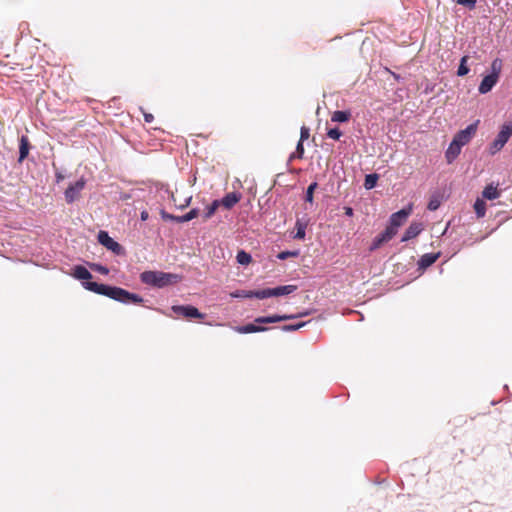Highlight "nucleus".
<instances>
[{
  "instance_id": "nucleus-25",
  "label": "nucleus",
  "mask_w": 512,
  "mask_h": 512,
  "mask_svg": "<svg viewBox=\"0 0 512 512\" xmlns=\"http://www.w3.org/2000/svg\"><path fill=\"white\" fill-rule=\"evenodd\" d=\"M467 60H468V56H463L461 58V61H460V65L458 67V70H457V75L458 76H465L468 74L469 72V68L467 66Z\"/></svg>"
},
{
  "instance_id": "nucleus-20",
  "label": "nucleus",
  "mask_w": 512,
  "mask_h": 512,
  "mask_svg": "<svg viewBox=\"0 0 512 512\" xmlns=\"http://www.w3.org/2000/svg\"><path fill=\"white\" fill-rule=\"evenodd\" d=\"M351 118V112L350 111H341L337 110L334 111L331 116L332 122H347Z\"/></svg>"
},
{
  "instance_id": "nucleus-44",
  "label": "nucleus",
  "mask_w": 512,
  "mask_h": 512,
  "mask_svg": "<svg viewBox=\"0 0 512 512\" xmlns=\"http://www.w3.org/2000/svg\"><path fill=\"white\" fill-rule=\"evenodd\" d=\"M233 297H243V291L242 292H237L235 294L232 295Z\"/></svg>"
},
{
  "instance_id": "nucleus-22",
  "label": "nucleus",
  "mask_w": 512,
  "mask_h": 512,
  "mask_svg": "<svg viewBox=\"0 0 512 512\" xmlns=\"http://www.w3.org/2000/svg\"><path fill=\"white\" fill-rule=\"evenodd\" d=\"M198 213H199V211L197 209H192L188 213H186L182 216L176 217L175 221L178 223L188 222V221L196 218L198 216Z\"/></svg>"
},
{
  "instance_id": "nucleus-34",
  "label": "nucleus",
  "mask_w": 512,
  "mask_h": 512,
  "mask_svg": "<svg viewBox=\"0 0 512 512\" xmlns=\"http://www.w3.org/2000/svg\"><path fill=\"white\" fill-rule=\"evenodd\" d=\"M91 269L102 274V275H107L109 273V269L105 266H102L100 264H92L91 265Z\"/></svg>"
},
{
  "instance_id": "nucleus-28",
  "label": "nucleus",
  "mask_w": 512,
  "mask_h": 512,
  "mask_svg": "<svg viewBox=\"0 0 512 512\" xmlns=\"http://www.w3.org/2000/svg\"><path fill=\"white\" fill-rule=\"evenodd\" d=\"M378 180V176L376 174H369L365 178L364 186L366 189H372Z\"/></svg>"
},
{
  "instance_id": "nucleus-6",
  "label": "nucleus",
  "mask_w": 512,
  "mask_h": 512,
  "mask_svg": "<svg viewBox=\"0 0 512 512\" xmlns=\"http://www.w3.org/2000/svg\"><path fill=\"white\" fill-rule=\"evenodd\" d=\"M86 179L81 177L75 183L70 184L65 190V200L68 204L73 203L74 201L80 198L81 191L85 188Z\"/></svg>"
},
{
  "instance_id": "nucleus-36",
  "label": "nucleus",
  "mask_w": 512,
  "mask_h": 512,
  "mask_svg": "<svg viewBox=\"0 0 512 512\" xmlns=\"http://www.w3.org/2000/svg\"><path fill=\"white\" fill-rule=\"evenodd\" d=\"M310 136V131H309V128H307L306 126H302L301 127V130H300V139L299 141H301L302 143L307 140Z\"/></svg>"
},
{
  "instance_id": "nucleus-11",
  "label": "nucleus",
  "mask_w": 512,
  "mask_h": 512,
  "mask_svg": "<svg viewBox=\"0 0 512 512\" xmlns=\"http://www.w3.org/2000/svg\"><path fill=\"white\" fill-rule=\"evenodd\" d=\"M394 237L392 230L385 229L381 234L376 236L371 244L370 250L374 251L380 248L384 243L390 241Z\"/></svg>"
},
{
  "instance_id": "nucleus-41",
  "label": "nucleus",
  "mask_w": 512,
  "mask_h": 512,
  "mask_svg": "<svg viewBox=\"0 0 512 512\" xmlns=\"http://www.w3.org/2000/svg\"><path fill=\"white\" fill-rule=\"evenodd\" d=\"M253 293H255V291H243V297L253 298L254 297Z\"/></svg>"
},
{
  "instance_id": "nucleus-38",
  "label": "nucleus",
  "mask_w": 512,
  "mask_h": 512,
  "mask_svg": "<svg viewBox=\"0 0 512 512\" xmlns=\"http://www.w3.org/2000/svg\"><path fill=\"white\" fill-rule=\"evenodd\" d=\"M457 3L473 9L476 5V0H457Z\"/></svg>"
},
{
  "instance_id": "nucleus-16",
  "label": "nucleus",
  "mask_w": 512,
  "mask_h": 512,
  "mask_svg": "<svg viewBox=\"0 0 512 512\" xmlns=\"http://www.w3.org/2000/svg\"><path fill=\"white\" fill-rule=\"evenodd\" d=\"M30 150V142L27 136L23 135L19 141V158L18 162L22 163L28 156Z\"/></svg>"
},
{
  "instance_id": "nucleus-7",
  "label": "nucleus",
  "mask_w": 512,
  "mask_h": 512,
  "mask_svg": "<svg viewBox=\"0 0 512 512\" xmlns=\"http://www.w3.org/2000/svg\"><path fill=\"white\" fill-rule=\"evenodd\" d=\"M171 309L177 316H182L187 319H203L205 316L196 307L192 305H173Z\"/></svg>"
},
{
  "instance_id": "nucleus-10",
  "label": "nucleus",
  "mask_w": 512,
  "mask_h": 512,
  "mask_svg": "<svg viewBox=\"0 0 512 512\" xmlns=\"http://www.w3.org/2000/svg\"><path fill=\"white\" fill-rule=\"evenodd\" d=\"M424 229L423 223L421 222H412L409 227L406 229L401 241L406 242L415 237H417Z\"/></svg>"
},
{
  "instance_id": "nucleus-19",
  "label": "nucleus",
  "mask_w": 512,
  "mask_h": 512,
  "mask_svg": "<svg viewBox=\"0 0 512 512\" xmlns=\"http://www.w3.org/2000/svg\"><path fill=\"white\" fill-rule=\"evenodd\" d=\"M73 276L79 280H89L92 278V274L82 265L74 267Z\"/></svg>"
},
{
  "instance_id": "nucleus-8",
  "label": "nucleus",
  "mask_w": 512,
  "mask_h": 512,
  "mask_svg": "<svg viewBox=\"0 0 512 512\" xmlns=\"http://www.w3.org/2000/svg\"><path fill=\"white\" fill-rule=\"evenodd\" d=\"M478 124L479 120L468 125L465 129L456 133L453 139L463 147L464 145L468 144L472 137L476 134Z\"/></svg>"
},
{
  "instance_id": "nucleus-26",
  "label": "nucleus",
  "mask_w": 512,
  "mask_h": 512,
  "mask_svg": "<svg viewBox=\"0 0 512 512\" xmlns=\"http://www.w3.org/2000/svg\"><path fill=\"white\" fill-rule=\"evenodd\" d=\"M304 156V145L301 141H298L296 146V151L292 153L289 157V160L292 161L295 158L302 159Z\"/></svg>"
},
{
  "instance_id": "nucleus-21",
  "label": "nucleus",
  "mask_w": 512,
  "mask_h": 512,
  "mask_svg": "<svg viewBox=\"0 0 512 512\" xmlns=\"http://www.w3.org/2000/svg\"><path fill=\"white\" fill-rule=\"evenodd\" d=\"M473 207L478 218H482L485 216L486 203L483 199L477 198Z\"/></svg>"
},
{
  "instance_id": "nucleus-33",
  "label": "nucleus",
  "mask_w": 512,
  "mask_h": 512,
  "mask_svg": "<svg viewBox=\"0 0 512 512\" xmlns=\"http://www.w3.org/2000/svg\"><path fill=\"white\" fill-rule=\"evenodd\" d=\"M327 136L333 140H339L342 132L338 128H332L327 131Z\"/></svg>"
},
{
  "instance_id": "nucleus-37",
  "label": "nucleus",
  "mask_w": 512,
  "mask_h": 512,
  "mask_svg": "<svg viewBox=\"0 0 512 512\" xmlns=\"http://www.w3.org/2000/svg\"><path fill=\"white\" fill-rule=\"evenodd\" d=\"M439 206H440V201L437 198H433L429 201L427 208L430 211H435L439 208Z\"/></svg>"
},
{
  "instance_id": "nucleus-18",
  "label": "nucleus",
  "mask_w": 512,
  "mask_h": 512,
  "mask_svg": "<svg viewBox=\"0 0 512 512\" xmlns=\"http://www.w3.org/2000/svg\"><path fill=\"white\" fill-rule=\"evenodd\" d=\"M272 289V297H278L293 293L297 287L295 285L278 286Z\"/></svg>"
},
{
  "instance_id": "nucleus-40",
  "label": "nucleus",
  "mask_w": 512,
  "mask_h": 512,
  "mask_svg": "<svg viewBox=\"0 0 512 512\" xmlns=\"http://www.w3.org/2000/svg\"><path fill=\"white\" fill-rule=\"evenodd\" d=\"M162 217H163L164 219H169V220H173V221H175V218H176L177 216H174V215L167 214V213L163 212V213H162Z\"/></svg>"
},
{
  "instance_id": "nucleus-24",
  "label": "nucleus",
  "mask_w": 512,
  "mask_h": 512,
  "mask_svg": "<svg viewBox=\"0 0 512 512\" xmlns=\"http://www.w3.org/2000/svg\"><path fill=\"white\" fill-rule=\"evenodd\" d=\"M219 206H220V201L219 200H214L211 203V205H209L206 208V212L204 214V219L208 220L209 218H211L214 215V213L216 212V210L218 209Z\"/></svg>"
},
{
  "instance_id": "nucleus-15",
  "label": "nucleus",
  "mask_w": 512,
  "mask_h": 512,
  "mask_svg": "<svg viewBox=\"0 0 512 512\" xmlns=\"http://www.w3.org/2000/svg\"><path fill=\"white\" fill-rule=\"evenodd\" d=\"M462 146L454 139L446 150L445 157L448 163H452L460 154Z\"/></svg>"
},
{
  "instance_id": "nucleus-3",
  "label": "nucleus",
  "mask_w": 512,
  "mask_h": 512,
  "mask_svg": "<svg viewBox=\"0 0 512 512\" xmlns=\"http://www.w3.org/2000/svg\"><path fill=\"white\" fill-rule=\"evenodd\" d=\"M181 279L182 277L178 274L163 271L148 270L140 274V280L142 283L156 288H164L166 286L177 284Z\"/></svg>"
},
{
  "instance_id": "nucleus-14",
  "label": "nucleus",
  "mask_w": 512,
  "mask_h": 512,
  "mask_svg": "<svg viewBox=\"0 0 512 512\" xmlns=\"http://www.w3.org/2000/svg\"><path fill=\"white\" fill-rule=\"evenodd\" d=\"M440 257V253H426L421 256V258L418 261L419 269L425 270L426 268L430 267L432 264H434L438 258Z\"/></svg>"
},
{
  "instance_id": "nucleus-27",
  "label": "nucleus",
  "mask_w": 512,
  "mask_h": 512,
  "mask_svg": "<svg viewBox=\"0 0 512 512\" xmlns=\"http://www.w3.org/2000/svg\"><path fill=\"white\" fill-rule=\"evenodd\" d=\"M502 69V61L499 58H496L491 63V74L490 75H496V77L499 79V75Z\"/></svg>"
},
{
  "instance_id": "nucleus-42",
  "label": "nucleus",
  "mask_w": 512,
  "mask_h": 512,
  "mask_svg": "<svg viewBox=\"0 0 512 512\" xmlns=\"http://www.w3.org/2000/svg\"><path fill=\"white\" fill-rule=\"evenodd\" d=\"M345 215L351 217L353 216V209L351 207H345L344 208Z\"/></svg>"
},
{
  "instance_id": "nucleus-9",
  "label": "nucleus",
  "mask_w": 512,
  "mask_h": 512,
  "mask_svg": "<svg viewBox=\"0 0 512 512\" xmlns=\"http://www.w3.org/2000/svg\"><path fill=\"white\" fill-rule=\"evenodd\" d=\"M97 238L99 243L106 247L108 250H111L113 253L117 255L123 254V247L118 242L113 240L106 231L101 230L98 233Z\"/></svg>"
},
{
  "instance_id": "nucleus-12",
  "label": "nucleus",
  "mask_w": 512,
  "mask_h": 512,
  "mask_svg": "<svg viewBox=\"0 0 512 512\" xmlns=\"http://www.w3.org/2000/svg\"><path fill=\"white\" fill-rule=\"evenodd\" d=\"M498 82V78L496 77V75H486L480 85H479V93L481 94H486L488 93L489 91L492 90V88L496 85V83Z\"/></svg>"
},
{
  "instance_id": "nucleus-43",
  "label": "nucleus",
  "mask_w": 512,
  "mask_h": 512,
  "mask_svg": "<svg viewBox=\"0 0 512 512\" xmlns=\"http://www.w3.org/2000/svg\"><path fill=\"white\" fill-rule=\"evenodd\" d=\"M148 217H149V214H148L147 211H142L141 212V220L145 221V220L148 219Z\"/></svg>"
},
{
  "instance_id": "nucleus-32",
  "label": "nucleus",
  "mask_w": 512,
  "mask_h": 512,
  "mask_svg": "<svg viewBox=\"0 0 512 512\" xmlns=\"http://www.w3.org/2000/svg\"><path fill=\"white\" fill-rule=\"evenodd\" d=\"M307 322H300L297 324H289L282 326L283 331H296L306 325Z\"/></svg>"
},
{
  "instance_id": "nucleus-17",
  "label": "nucleus",
  "mask_w": 512,
  "mask_h": 512,
  "mask_svg": "<svg viewBox=\"0 0 512 512\" xmlns=\"http://www.w3.org/2000/svg\"><path fill=\"white\" fill-rule=\"evenodd\" d=\"M500 195L501 191L498 189L497 186H494L493 184L487 185L482 191V197L487 200H495L499 198Z\"/></svg>"
},
{
  "instance_id": "nucleus-5",
  "label": "nucleus",
  "mask_w": 512,
  "mask_h": 512,
  "mask_svg": "<svg viewBox=\"0 0 512 512\" xmlns=\"http://www.w3.org/2000/svg\"><path fill=\"white\" fill-rule=\"evenodd\" d=\"M411 212L412 206L410 205L407 208L401 209L400 211L393 213L390 216L389 225L386 227V229L392 230L395 236L398 228L405 222V220L411 214Z\"/></svg>"
},
{
  "instance_id": "nucleus-30",
  "label": "nucleus",
  "mask_w": 512,
  "mask_h": 512,
  "mask_svg": "<svg viewBox=\"0 0 512 512\" xmlns=\"http://www.w3.org/2000/svg\"><path fill=\"white\" fill-rule=\"evenodd\" d=\"M296 229H297V232L295 234V238L296 239H304L305 238L306 225L298 220L296 222Z\"/></svg>"
},
{
  "instance_id": "nucleus-13",
  "label": "nucleus",
  "mask_w": 512,
  "mask_h": 512,
  "mask_svg": "<svg viewBox=\"0 0 512 512\" xmlns=\"http://www.w3.org/2000/svg\"><path fill=\"white\" fill-rule=\"evenodd\" d=\"M241 200V194L238 192H230L226 194L220 201L225 209L233 208Z\"/></svg>"
},
{
  "instance_id": "nucleus-31",
  "label": "nucleus",
  "mask_w": 512,
  "mask_h": 512,
  "mask_svg": "<svg viewBox=\"0 0 512 512\" xmlns=\"http://www.w3.org/2000/svg\"><path fill=\"white\" fill-rule=\"evenodd\" d=\"M317 188V183L316 182H313L311 183L308 188H307V191H306V196H305V199L307 202H310L312 203L313 201V193H314V190Z\"/></svg>"
},
{
  "instance_id": "nucleus-4",
  "label": "nucleus",
  "mask_w": 512,
  "mask_h": 512,
  "mask_svg": "<svg viewBox=\"0 0 512 512\" xmlns=\"http://www.w3.org/2000/svg\"><path fill=\"white\" fill-rule=\"evenodd\" d=\"M512 135V123H505L502 127L500 132L498 133L495 140L490 145V153L495 154L499 152L504 145L507 143L509 138Z\"/></svg>"
},
{
  "instance_id": "nucleus-2",
  "label": "nucleus",
  "mask_w": 512,
  "mask_h": 512,
  "mask_svg": "<svg viewBox=\"0 0 512 512\" xmlns=\"http://www.w3.org/2000/svg\"><path fill=\"white\" fill-rule=\"evenodd\" d=\"M309 315V312H302L298 315H271V316H261L257 317L254 320V323H249L243 326H238L235 328V331L240 334H248V333H257V332H264L267 331L268 328L265 326H262L261 324H270V323H277L289 319H294L297 317H304Z\"/></svg>"
},
{
  "instance_id": "nucleus-35",
  "label": "nucleus",
  "mask_w": 512,
  "mask_h": 512,
  "mask_svg": "<svg viewBox=\"0 0 512 512\" xmlns=\"http://www.w3.org/2000/svg\"><path fill=\"white\" fill-rule=\"evenodd\" d=\"M298 255L297 251H283L278 254V258L281 260H285L289 257H296Z\"/></svg>"
},
{
  "instance_id": "nucleus-1",
  "label": "nucleus",
  "mask_w": 512,
  "mask_h": 512,
  "mask_svg": "<svg viewBox=\"0 0 512 512\" xmlns=\"http://www.w3.org/2000/svg\"><path fill=\"white\" fill-rule=\"evenodd\" d=\"M83 286L89 291L107 296L121 303L141 304L143 302V298L138 294L131 293L120 287L99 284L91 281L83 282Z\"/></svg>"
},
{
  "instance_id": "nucleus-29",
  "label": "nucleus",
  "mask_w": 512,
  "mask_h": 512,
  "mask_svg": "<svg viewBox=\"0 0 512 512\" xmlns=\"http://www.w3.org/2000/svg\"><path fill=\"white\" fill-rule=\"evenodd\" d=\"M253 295H254V298L266 299V298L272 297V289L266 288V289H262V290H257V291H255V293H253Z\"/></svg>"
},
{
  "instance_id": "nucleus-23",
  "label": "nucleus",
  "mask_w": 512,
  "mask_h": 512,
  "mask_svg": "<svg viewBox=\"0 0 512 512\" xmlns=\"http://www.w3.org/2000/svg\"><path fill=\"white\" fill-rule=\"evenodd\" d=\"M236 259L237 262L241 265H248L252 261L251 255L243 250L237 253Z\"/></svg>"
},
{
  "instance_id": "nucleus-39",
  "label": "nucleus",
  "mask_w": 512,
  "mask_h": 512,
  "mask_svg": "<svg viewBox=\"0 0 512 512\" xmlns=\"http://www.w3.org/2000/svg\"><path fill=\"white\" fill-rule=\"evenodd\" d=\"M143 116L147 123H151L154 120V116L151 113L143 112Z\"/></svg>"
},
{
  "instance_id": "nucleus-45",
  "label": "nucleus",
  "mask_w": 512,
  "mask_h": 512,
  "mask_svg": "<svg viewBox=\"0 0 512 512\" xmlns=\"http://www.w3.org/2000/svg\"><path fill=\"white\" fill-rule=\"evenodd\" d=\"M61 179H63V176H62L61 174H58V175H57V180L59 181V180H61Z\"/></svg>"
}]
</instances>
